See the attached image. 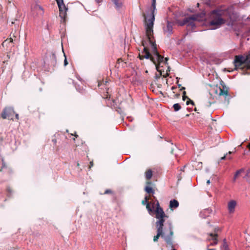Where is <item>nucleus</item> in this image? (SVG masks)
Returning a JSON list of instances; mask_svg holds the SVG:
<instances>
[{"label": "nucleus", "mask_w": 250, "mask_h": 250, "mask_svg": "<svg viewBox=\"0 0 250 250\" xmlns=\"http://www.w3.org/2000/svg\"><path fill=\"white\" fill-rule=\"evenodd\" d=\"M13 40L11 38L9 39H7L2 42V45H7L8 43H11L13 42Z\"/></svg>", "instance_id": "26"}, {"label": "nucleus", "mask_w": 250, "mask_h": 250, "mask_svg": "<svg viewBox=\"0 0 250 250\" xmlns=\"http://www.w3.org/2000/svg\"><path fill=\"white\" fill-rule=\"evenodd\" d=\"M242 144V143L239 145V146H241Z\"/></svg>", "instance_id": "58"}, {"label": "nucleus", "mask_w": 250, "mask_h": 250, "mask_svg": "<svg viewBox=\"0 0 250 250\" xmlns=\"http://www.w3.org/2000/svg\"><path fill=\"white\" fill-rule=\"evenodd\" d=\"M152 176V172L151 170H147L146 173V179L149 180L151 179Z\"/></svg>", "instance_id": "21"}, {"label": "nucleus", "mask_w": 250, "mask_h": 250, "mask_svg": "<svg viewBox=\"0 0 250 250\" xmlns=\"http://www.w3.org/2000/svg\"><path fill=\"white\" fill-rule=\"evenodd\" d=\"M52 59L54 61V63L56 62V56L54 53H53L51 56Z\"/></svg>", "instance_id": "32"}, {"label": "nucleus", "mask_w": 250, "mask_h": 250, "mask_svg": "<svg viewBox=\"0 0 250 250\" xmlns=\"http://www.w3.org/2000/svg\"><path fill=\"white\" fill-rule=\"evenodd\" d=\"M149 202H148V197L147 196H146L145 197L144 199L142 201V204L143 205H146Z\"/></svg>", "instance_id": "28"}, {"label": "nucleus", "mask_w": 250, "mask_h": 250, "mask_svg": "<svg viewBox=\"0 0 250 250\" xmlns=\"http://www.w3.org/2000/svg\"><path fill=\"white\" fill-rule=\"evenodd\" d=\"M186 167V166H185L182 169H181V170H184V168Z\"/></svg>", "instance_id": "53"}, {"label": "nucleus", "mask_w": 250, "mask_h": 250, "mask_svg": "<svg viewBox=\"0 0 250 250\" xmlns=\"http://www.w3.org/2000/svg\"><path fill=\"white\" fill-rule=\"evenodd\" d=\"M173 23L167 21V26L164 28V31L167 36H170L172 33Z\"/></svg>", "instance_id": "11"}, {"label": "nucleus", "mask_w": 250, "mask_h": 250, "mask_svg": "<svg viewBox=\"0 0 250 250\" xmlns=\"http://www.w3.org/2000/svg\"><path fill=\"white\" fill-rule=\"evenodd\" d=\"M175 88V87H174V86H172L171 88V89L172 90H174Z\"/></svg>", "instance_id": "50"}, {"label": "nucleus", "mask_w": 250, "mask_h": 250, "mask_svg": "<svg viewBox=\"0 0 250 250\" xmlns=\"http://www.w3.org/2000/svg\"><path fill=\"white\" fill-rule=\"evenodd\" d=\"M189 98L186 96H182V99L183 101H185L186 99H188Z\"/></svg>", "instance_id": "37"}, {"label": "nucleus", "mask_w": 250, "mask_h": 250, "mask_svg": "<svg viewBox=\"0 0 250 250\" xmlns=\"http://www.w3.org/2000/svg\"><path fill=\"white\" fill-rule=\"evenodd\" d=\"M218 230H219V229H218L215 228V230H214V231H215V232H216V231H218Z\"/></svg>", "instance_id": "49"}, {"label": "nucleus", "mask_w": 250, "mask_h": 250, "mask_svg": "<svg viewBox=\"0 0 250 250\" xmlns=\"http://www.w3.org/2000/svg\"><path fill=\"white\" fill-rule=\"evenodd\" d=\"M90 166L89 168H91V167H92L93 165V162H90Z\"/></svg>", "instance_id": "41"}, {"label": "nucleus", "mask_w": 250, "mask_h": 250, "mask_svg": "<svg viewBox=\"0 0 250 250\" xmlns=\"http://www.w3.org/2000/svg\"><path fill=\"white\" fill-rule=\"evenodd\" d=\"M198 15L199 16V17L198 18L197 21H199L200 20L199 18H203L204 17L205 15L204 13H201V14ZM194 21V20H191L190 21H189V22L187 24V26H190L192 28H194L195 27V24L193 21Z\"/></svg>", "instance_id": "16"}, {"label": "nucleus", "mask_w": 250, "mask_h": 250, "mask_svg": "<svg viewBox=\"0 0 250 250\" xmlns=\"http://www.w3.org/2000/svg\"><path fill=\"white\" fill-rule=\"evenodd\" d=\"M146 208L147 210H148V213L150 214H151L152 212L154 211V204L152 205V207L151 208L150 207V203H148L146 205Z\"/></svg>", "instance_id": "20"}, {"label": "nucleus", "mask_w": 250, "mask_h": 250, "mask_svg": "<svg viewBox=\"0 0 250 250\" xmlns=\"http://www.w3.org/2000/svg\"><path fill=\"white\" fill-rule=\"evenodd\" d=\"M188 100L186 102L187 105H188L189 104H191L192 105L194 104V102L190 100L189 98L188 99Z\"/></svg>", "instance_id": "31"}, {"label": "nucleus", "mask_w": 250, "mask_h": 250, "mask_svg": "<svg viewBox=\"0 0 250 250\" xmlns=\"http://www.w3.org/2000/svg\"><path fill=\"white\" fill-rule=\"evenodd\" d=\"M226 158V155H225L223 157H222L221 158V160H225Z\"/></svg>", "instance_id": "40"}, {"label": "nucleus", "mask_w": 250, "mask_h": 250, "mask_svg": "<svg viewBox=\"0 0 250 250\" xmlns=\"http://www.w3.org/2000/svg\"><path fill=\"white\" fill-rule=\"evenodd\" d=\"M222 249H223V250H229V246L227 243L226 239H224L223 240V243L222 245Z\"/></svg>", "instance_id": "22"}, {"label": "nucleus", "mask_w": 250, "mask_h": 250, "mask_svg": "<svg viewBox=\"0 0 250 250\" xmlns=\"http://www.w3.org/2000/svg\"><path fill=\"white\" fill-rule=\"evenodd\" d=\"M172 225L171 222L168 223V228L165 229V231L157 229V235L153 238L154 242H157L160 236L164 240L167 246L173 248V231Z\"/></svg>", "instance_id": "2"}, {"label": "nucleus", "mask_w": 250, "mask_h": 250, "mask_svg": "<svg viewBox=\"0 0 250 250\" xmlns=\"http://www.w3.org/2000/svg\"><path fill=\"white\" fill-rule=\"evenodd\" d=\"M176 95V97H178L179 96V94H177Z\"/></svg>", "instance_id": "55"}, {"label": "nucleus", "mask_w": 250, "mask_h": 250, "mask_svg": "<svg viewBox=\"0 0 250 250\" xmlns=\"http://www.w3.org/2000/svg\"><path fill=\"white\" fill-rule=\"evenodd\" d=\"M15 111L13 107H6L3 109L1 114V117L4 119L13 120V117Z\"/></svg>", "instance_id": "6"}, {"label": "nucleus", "mask_w": 250, "mask_h": 250, "mask_svg": "<svg viewBox=\"0 0 250 250\" xmlns=\"http://www.w3.org/2000/svg\"><path fill=\"white\" fill-rule=\"evenodd\" d=\"M156 10V0H152L151 8V14L150 18L146 20V16L144 14L145 20L146 21L145 23V29L146 33L148 35L150 34H153V25L154 21H155V11Z\"/></svg>", "instance_id": "4"}, {"label": "nucleus", "mask_w": 250, "mask_h": 250, "mask_svg": "<svg viewBox=\"0 0 250 250\" xmlns=\"http://www.w3.org/2000/svg\"><path fill=\"white\" fill-rule=\"evenodd\" d=\"M207 250H216L215 249H208Z\"/></svg>", "instance_id": "47"}, {"label": "nucleus", "mask_w": 250, "mask_h": 250, "mask_svg": "<svg viewBox=\"0 0 250 250\" xmlns=\"http://www.w3.org/2000/svg\"><path fill=\"white\" fill-rule=\"evenodd\" d=\"M146 36L149 44L151 45L152 48V54L151 55L148 48L146 46V42L143 41L142 42V45L144 47L142 54L145 53V55L139 54V58L140 60H142L144 58L146 59H150V61L155 65L156 69L157 71H159L158 64L157 62L161 63L164 60V57L161 55L158 52L156 44L155 41H153L152 38H154L153 34L148 35L146 33Z\"/></svg>", "instance_id": "1"}, {"label": "nucleus", "mask_w": 250, "mask_h": 250, "mask_svg": "<svg viewBox=\"0 0 250 250\" xmlns=\"http://www.w3.org/2000/svg\"><path fill=\"white\" fill-rule=\"evenodd\" d=\"M207 183L208 184H209L210 183V180H208L207 181Z\"/></svg>", "instance_id": "45"}, {"label": "nucleus", "mask_w": 250, "mask_h": 250, "mask_svg": "<svg viewBox=\"0 0 250 250\" xmlns=\"http://www.w3.org/2000/svg\"><path fill=\"white\" fill-rule=\"evenodd\" d=\"M228 158L229 159H231V157H228Z\"/></svg>", "instance_id": "59"}, {"label": "nucleus", "mask_w": 250, "mask_h": 250, "mask_svg": "<svg viewBox=\"0 0 250 250\" xmlns=\"http://www.w3.org/2000/svg\"><path fill=\"white\" fill-rule=\"evenodd\" d=\"M233 63L236 69L243 67H246L247 70L250 69V54L246 57L242 55L235 56Z\"/></svg>", "instance_id": "5"}, {"label": "nucleus", "mask_w": 250, "mask_h": 250, "mask_svg": "<svg viewBox=\"0 0 250 250\" xmlns=\"http://www.w3.org/2000/svg\"><path fill=\"white\" fill-rule=\"evenodd\" d=\"M35 8L38 11V14L42 15L43 14V9L41 6L37 4L35 5Z\"/></svg>", "instance_id": "19"}, {"label": "nucleus", "mask_w": 250, "mask_h": 250, "mask_svg": "<svg viewBox=\"0 0 250 250\" xmlns=\"http://www.w3.org/2000/svg\"><path fill=\"white\" fill-rule=\"evenodd\" d=\"M173 107L174 108V111L176 112L179 111L181 108V105L178 103L174 104L173 105Z\"/></svg>", "instance_id": "24"}, {"label": "nucleus", "mask_w": 250, "mask_h": 250, "mask_svg": "<svg viewBox=\"0 0 250 250\" xmlns=\"http://www.w3.org/2000/svg\"><path fill=\"white\" fill-rule=\"evenodd\" d=\"M166 218H167V217H161L158 218H156L157 220L155 224L157 229L165 231V229H167L166 227L164 228V222Z\"/></svg>", "instance_id": "10"}, {"label": "nucleus", "mask_w": 250, "mask_h": 250, "mask_svg": "<svg viewBox=\"0 0 250 250\" xmlns=\"http://www.w3.org/2000/svg\"><path fill=\"white\" fill-rule=\"evenodd\" d=\"M178 87H181V84H178Z\"/></svg>", "instance_id": "52"}, {"label": "nucleus", "mask_w": 250, "mask_h": 250, "mask_svg": "<svg viewBox=\"0 0 250 250\" xmlns=\"http://www.w3.org/2000/svg\"><path fill=\"white\" fill-rule=\"evenodd\" d=\"M223 89H220V91L219 93L220 95L224 96L226 97L228 96H229L228 90L225 89V86H223Z\"/></svg>", "instance_id": "18"}, {"label": "nucleus", "mask_w": 250, "mask_h": 250, "mask_svg": "<svg viewBox=\"0 0 250 250\" xmlns=\"http://www.w3.org/2000/svg\"><path fill=\"white\" fill-rule=\"evenodd\" d=\"M112 2L114 3L115 8L117 10H119L123 5L122 0H111Z\"/></svg>", "instance_id": "15"}, {"label": "nucleus", "mask_w": 250, "mask_h": 250, "mask_svg": "<svg viewBox=\"0 0 250 250\" xmlns=\"http://www.w3.org/2000/svg\"><path fill=\"white\" fill-rule=\"evenodd\" d=\"M250 170H249L247 172V174H246V176H248L249 175V174L250 173Z\"/></svg>", "instance_id": "44"}, {"label": "nucleus", "mask_w": 250, "mask_h": 250, "mask_svg": "<svg viewBox=\"0 0 250 250\" xmlns=\"http://www.w3.org/2000/svg\"><path fill=\"white\" fill-rule=\"evenodd\" d=\"M56 1L59 9L60 16L62 19L64 18L68 10L67 8L64 4L63 0H56Z\"/></svg>", "instance_id": "7"}, {"label": "nucleus", "mask_w": 250, "mask_h": 250, "mask_svg": "<svg viewBox=\"0 0 250 250\" xmlns=\"http://www.w3.org/2000/svg\"><path fill=\"white\" fill-rule=\"evenodd\" d=\"M179 204L177 200L175 199H173L170 201L169 202V208H177L179 207Z\"/></svg>", "instance_id": "17"}, {"label": "nucleus", "mask_w": 250, "mask_h": 250, "mask_svg": "<svg viewBox=\"0 0 250 250\" xmlns=\"http://www.w3.org/2000/svg\"><path fill=\"white\" fill-rule=\"evenodd\" d=\"M231 153H232V152H231V151H229V154H231Z\"/></svg>", "instance_id": "54"}, {"label": "nucleus", "mask_w": 250, "mask_h": 250, "mask_svg": "<svg viewBox=\"0 0 250 250\" xmlns=\"http://www.w3.org/2000/svg\"><path fill=\"white\" fill-rule=\"evenodd\" d=\"M145 191L147 193H154V191L153 189L152 188H151L150 187H146L145 188Z\"/></svg>", "instance_id": "23"}, {"label": "nucleus", "mask_w": 250, "mask_h": 250, "mask_svg": "<svg viewBox=\"0 0 250 250\" xmlns=\"http://www.w3.org/2000/svg\"><path fill=\"white\" fill-rule=\"evenodd\" d=\"M156 206V209L154 211L156 213V218H158L161 217H167V218H168V216L165 214L163 208L160 206L159 203L158 201H157Z\"/></svg>", "instance_id": "9"}, {"label": "nucleus", "mask_w": 250, "mask_h": 250, "mask_svg": "<svg viewBox=\"0 0 250 250\" xmlns=\"http://www.w3.org/2000/svg\"><path fill=\"white\" fill-rule=\"evenodd\" d=\"M185 87H182L181 89V90H185Z\"/></svg>", "instance_id": "48"}, {"label": "nucleus", "mask_w": 250, "mask_h": 250, "mask_svg": "<svg viewBox=\"0 0 250 250\" xmlns=\"http://www.w3.org/2000/svg\"><path fill=\"white\" fill-rule=\"evenodd\" d=\"M15 117H16V119L19 120V114H15Z\"/></svg>", "instance_id": "39"}, {"label": "nucleus", "mask_w": 250, "mask_h": 250, "mask_svg": "<svg viewBox=\"0 0 250 250\" xmlns=\"http://www.w3.org/2000/svg\"><path fill=\"white\" fill-rule=\"evenodd\" d=\"M64 56H65V59L64 60V65L66 66L68 64V62H67V59L65 57V55L64 53Z\"/></svg>", "instance_id": "36"}, {"label": "nucleus", "mask_w": 250, "mask_h": 250, "mask_svg": "<svg viewBox=\"0 0 250 250\" xmlns=\"http://www.w3.org/2000/svg\"><path fill=\"white\" fill-rule=\"evenodd\" d=\"M70 81H72V82L73 83H74V81H73V80H71H71H70Z\"/></svg>", "instance_id": "56"}, {"label": "nucleus", "mask_w": 250, "mask_h": 250, "mask_svg": "<svg viewBox=\"0 0 250 250\" xmlns=\"http://www.w3.org/2000/svg\"><path fill=\"white\" fill-rule=\"evenodd\" d=\"M236 202L234 200H231L228 203V209L229 213H233L234 211Z\"/></svg>", "instance_id": "13"}, {"label": "nucleus", "mask_w": 250, "mask_h": 250, "mask_svg": "<svg viewBox=\"0 0 250 250\" xmlns=\"http://www.w3.org/2000/svg\"><path fill=\"white\" fill-rule=\"evenodd\" d=\"M248 147L249 148V150H250V143L248 144Z\"/></svg>", "instance_id": "46"}, {"label": "nucleus", "mask_w": 250, "mask_h": 250, "mask_svg": "<svg viewBox=\"0 0 250 250\" xmlns=\"http://www.w3.org/2000/svg\"><path fill=\"white\" fill-rule=\"evenodd\" d=\"M7 195L8 196H10L12 194V191L11 189L10 188V187H8L7 188Z\"/></svg>", "instance_id": "30"}, {"label": "nucleus", "mask_w": 250, "mask_h": 250, "mask_svg": "<svg viewBox=\"0 0 250 250\" xmlns=\"http://www.w3.org/2000/svg\"><path fill=\"white\" fill-rule=\"evenodd\" d=\"M168 60V58H164V60L163 61V62H161L160 63H158V62H157V64H158V66H159V68H160V65L161 63H164V64H167V61Z\"/></svg>", "instance_id": "27"}, {"label": "nucleus", "mask_w": 250, "mask_h": 250, "mask_svg": "<svg viewBox=\"0 0 250 250\" xmlns=\"http://www.w3.org/2000/svg\"><path fill=\"white\" fill-rule=\"evenodd\" d=\"M243 74H244L250 75V73L248 72H244V73H243Z\"/></svg>", "instance_id": "42"}, {"label": "nucleus", "mask_w": 250, "mask_h": 250, "mask_svg": "<svg viewBox=\"0 0 250 250\" xmlns=\"http://www.w3.org/2000/svg\"><path fill=\"white\" fill-rule=\"evenodd\" d=\"M243 171V169H240L239 170H238L237 171H236V172H235V174H234V178H233V181L234 182L235 180H236V179L237 178V177H238V176L240 174V173Z\"/></svg>", "instance_id": "25"}, {"label": "nucleus", "mask_w": 250, "mask_h": 250, "mask_svg": "<svg viewBox=\"0 0 250 250\" xmlns=\"http://www.w3.org/2000/svg\"><path fill=\"white\" fill-rule=\"evenodd\" d=\"M1 160L2 162V167H0V171H1L2 168H4L5 167V164L3 161V160L2 158L1 159Z\"/></svg>", "instance_id": "33"}, {"label": "nucleus", "mask_w": 250, "mask_h": 250, "mask_svg": "<svg viewBox=\"0 0 250 250\" xmlns=\"http://www.w3.org/2000/svg\"><path fill=\"white\" fill-rule=\"evenodd\" d=\"M96 2L97 3H100L101 2H102V1H103V0H95Z\"/></svg>", "instance_id": "38"}, {"label": "nucleus", "mask_w": 250, "mask_h": 250, "mask_svg": "<svg viewBox=\"0 0 250 250\" xmlns=\"http://www.w3.org/2000/svg\"><path fill=\"white\" fill-rule=\"evenodd\" d=\"M159 70L160 71L159 72H160V74H156L155 75V77H156V79H159L160 77V76L162 75V72H161V71L160 69H159Z\"/></svg>", "instance_id": "34"}, {"label": "nucleus", "mask_w": 250, "mask_h": 250, "mask_svg": "<svg viewBox=\"0 0 250 250\" xmlns=\"http://www.w3.org/2000/svg\"><path fill=\"white\" fill-rule=\"evenodd\" d=\"M194 110H195V111H197V109H196V108H195L194 109Z\"/></svg>", "instance_id": "57"}, {"label": "nucleus", "mask_w": 250, "mask_h": 250, "mask_svg": "<svg viewBox=\"0 0 250 250\" xmlns=\"http://www.w3.org/2000/svg\"><path fill=\"white\" fill-rule=\"evenodd\" d=\"M199 16L198 15H194L190 17L185 18L183 21L177 20V23L180 26H183L187 24L191 20H198Z\"/></svg>", "instance_id": "8"}, {"label": "nucleus", "mask_w": 250, "mask_h": 250, "mask_svg": "<svg viewBox=\"0 0 250 250\" xmlns=\"http://www.w3.org/2000/svg\"><path fill=\"white\" fill-rule=\"evenodd\" d=\"M212 210L210 208H206L201 211L199 215L202 218H206L211 213Z\"/></svg>", "instance_id": "12"}, {"label": "nucleus", "mask_w": 250, "mask_h": 250, "mask_svg": "<svg viewBox=\"0 0 250 250\" xmlns=\"http://www.w3.org/2000/svg\"><path fill=\"white\" fill-rule=\"evenodd\" d=\"M186 92L185 91H184L183 92V96H186Z\"/></svg>", "instance_id": "43"}, {"label": "nucleus", "mask_w": 250, "mask_h": 250, "mask_svg": "<svg viewBox=\"0 0 250 250\" xmlns=\"http://www.w3.org/2000/svg\"><path fill=\"white\" fill-rule=\"evenodd\" d=\"M172 250H176L175 249H173Z\"/></svg>", "instance_id": "60"}, {"label": "nucleus", "mask_w": 250, "mask_h": 250, "mask_svg": "<svg viewBox=\"0 0 250 250\" xmlns=\"http://www.w3.org/2000/svg\"><path fill=\"white\" fill-rule=\"evenodd\" d=\"M226 12L221 9H215L212 10L210 13V25L215 26V28H211L213 30L219 28L220 26L226 22V20L223 18V16Z\"/></svg>", "instance_id": "3"}, {"label": "nucleus", "mask_w": 250, "mask_h": 250, "mask_svg": "<svg viewBox=\"0 0 250 250\" xmlns=\"http://www.w3.org/2000/svg\"><path fill=\"white\" fill-rule=\"evenodd\" d=\"M111 193H112L111 190L108 189L105 190L104 194H107Z\"/></svg>", "instance_id": "35"}, {"label": "nucleus", "mask_w": 250, "mask_h": 250, "mask_svg": "<svg viewBox=\"0 0 250 250\" xmlns=\"http://www.w3.org/2000/svg\"><path fill=\"white\" fill-rule=\"evenodd\" d=\"M209 236L211 237V239H208L209 240H212V242L210 244V246H215L218 243L217 237L218 235L217 234H213L212 233H209Z\"/></svg>", "instance_id": "14"}, {"label": "nucleus", "mask_w": 250, "mask_h": 250, "mask_svg": "<svg viewBox=\"0 0 250 250\" xmlns=\"http://www.w3.org/2000/svg\"><path fill=\"white\" fill-rule=\"evenodd\" d=\"M199 5H200V4H199V3H197V7H199Z\"/></svg>", "instance_id": "51"}, {"label": "nucleus", "mask_w": 250, "mask_h": 250, "mask_svg": "<svg viewBox=\"0 0 250 250\" xmlns=\"http://www.w3.org/2000/svg\"><path fill=\"white\" fill-rule=\"evenodd\" d=\"M197 165L196 166V169H200L202 167V162H198Z\"/></svg>", "instance_id": "29"}]
</instances>
